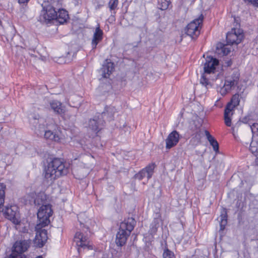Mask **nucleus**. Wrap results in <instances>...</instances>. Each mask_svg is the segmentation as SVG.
Wrapping results in <instances>:
<instances>
[{"mask_svg":"<svg viewBox=\"0 0 258 258\" xmlns=\"http://www.w3.org/2000/svg\"><path fill=\"white\" fill-rule=\"evenodd\" d=\"M85 216L84 213H81L78 215V218L81 227L84 228L83 230L86 234L85 235L84 233L82 232H77L74 237V241L78 246V251L79 253L83 251H85L89 249L92 250L93 249V246L89 244L88 234L87 233V232L88 231V228L85 227V224L83 223V218Z\"/></svg>","mask_w":258,"mask_h":258,"instance_id":"20e7f679","label":"nucleus"},{"mask_svg":"<svg viewBox=\"0 0 258 258\" xmlns=\"http://www.w3.org/2000/svg\"><path fill=\"white\" fill-rule=\"evenodd\" d=\"M64 59V58L63 57H59L57 60V62L59 63H65L66 61H63Z\"/></svg>","mask_w":258,"mask_h":258,"instance_id":"e433bc0d","label":"nucleus"},{"mask_svg":"<svg viewBox=\"0 0 258 258\" xmlns=\"http://www.w3.org/2000/svg\"><path fill=\"white\" fill-rule=\"evenodd\" d=\"M9 258H15V257H14V255H12L11 254Z\"/></svg>","mask_w":258,"mask_h":258,"instance_id":"58836bf2","label":"nucleus"},{"mask_svg":"<svg viewBox=\"0 0 258 258\" xmlns=\"http://www.w3.org/2000/svg\"><path fill=\"white\" fill-rule=\"evenodd\" d=\"M231 62L230 61H228V62L227 66H230L231 65Z\"/></svg>","mask_w":258,"mask_h":258,"instance_id":"ea45409f","label":"nucleus"},{"mask_svg":"<svg viewBox=\"0 0 258 258\" xmlns=\"http://www.w3.org/2000/svg\"><path fill=\"white\" fill-rule=\"evenodd\" d=\"M219 63V61L216 58L211 56H208L204 64L205 73L210 74L213 73L215 70V67Z\"/></svg>","mask_w":258,"mask_h":258,"instance_id":"dca6fc26","label":"nucleus"},{"mask_svg":"<svg viewBox=\"0 0 258 258\" xmlns=\"http://www.w3.org/2000/svg\"><path fill=\"white\" fill-rule=\"evenodd\" d=\"M249 126L252 133V139H258V123H253L251 125L249 124Z\"/></svg>","mask_w":258,"mask_h":258,"instance_id":"bb28decb","label":"nucleus"},{"mask_svg":"<svg viewBox=\"0 0 258 258\" xmlns=\"http://www.w3.org/2000/svg\"><path fill=\"white\" fill-rule=\"evenodd\" d=\"M179 140V134L176 131H173L169 134L165 140L166 148L167 149L176 146Z\"/></svg>","mask_w":258,"mask_h":258,"instance_id":"2eb2a0df","label":"nucleus"},{"mask_svg":"<svg viewBox=\"0 0 258 258\" xmlns=\"http://www.w3.org/2000/svg\"><path fill=\"white\" fill-rule=\"evenodd\" d=\"M255 143H253V142L252 141L250 145L249 150L253 154L256 153L258 150L257 147L256 146L253 145Z\"/></svg>","mask_w":258,"mask_h":258,"instance_id":"72a5a7b5","label":"nucleus"},{"mask_svg":"<svg viewBox=\"0 0 258 258\" xmlns=\"http://www.w3.org/2000/svg\"><path fill=\"white\" fill-rule=\"evenodd\" d=\"M54 5L53 3V6H47L45 9L43 7L38 19L41 23L47 24L51 21L56 20L60 24H63L67 21L69 17L68 12L63 9H59L58 12H56Z\"/></svg>","mask_w":258,"mask_h":258,"instance_id":"f03ea898","label":"nucleus"},{"mask_svg":"<svg viewBox=\"0 0 258 258\" xmlns=\"http://www.w3.org/2000/svg\"><path fill=\"white\" fill-rule=\"evenodd\" d=\"M243 38V31L240 29H232L226 35L228 45L238 44L241 42Z\"/></svg>","mask_w":258,"mask_h":258,"instance_id":"1a4fd4ad","label":"nucleus"},{"mask_svg":"<svg viewBox=\"0 0 258 258\" xmlns=\"http://www.w3.org/2000/svg\"><path fill=\"white\" fill-rule=\"evenodd\" d=\"M45 200L46 195L40 194L33 200L35 205H42L37 212L38 221L36 228L38 229L47 226L50 222L49 217L52 215L51 206L48 204H46Z\"/></svg>","mask_w":258,"mask_h":258,"instance_id":"f257e3e1","label":"nucleus"},{"mask_svg":"<svg viewBox=\"0 0 258 258\" xmlns=\"http://www.w3.org/2000/svg\"><path fill=\"white\" fill-rule=\"evenodd\" d=\"M231 47H229L228 45L220 44V47L217 46V53L223 55H228L231 51Z\"/></svg>","mask_w":258,"mask_h":258,"instance_id":"b1692460","label":"nucleus"},{"mask_svg":"<svg viewBox=\"0 0 258 258\" xmlns=\"http://www.w3.org/2000/svg\"><path fill=\"white\" fill-rule=\"evenodd\" d=\"M37 229V231L34 240V244L39 247H42L47 240V233L45 229Z\"/></svg>","mask_w":258,"mask_h":258,"instance_id":"f8f14e48","label":"nucleus"},{"mask_svg":"<svg viewBox=\"0 0 258 258\" xmlns=\"http://www.w3.org/2000/svg\"><path fill=\"white\" fill-rule=\"evenodd\" d=\"M114 64L110 60L106 59L100 69V73L103 78H108L113 71Z\"/></svg>","mask_w":258,"mask_h":258,"instance_id":"4468645a","label":"nucleus"},{"mask_svg":"<svg viewBox=\"0 0 258 258\" xmlns=\"http://www.w3.org/2000/svg\"><path fill=\"white\" fill-rule=\"evenodd\" d=\"M104 121L97 120L96 119H90L89 121L88 127L93 132L97 133L101 129V126L103 125Z\"/></svg>","mask_w":258,"mask_h":258,"instance_id":"6ab92c4d","label":"nucleus"},{"mask_svg":"<svg viewBox=\"0 0 258 258\" xmlns=\"http://www.w3.org/2000/svg\"><path fill=\"white\" fill-rule=\"evenodd\" d=\"M12 255H14L15 258H28L25 255H21L16 253H12Z\"/></svg>","mask_w":258,"mask_h":258,"instance_id":"c9c22d12","label":"nucleus"},{"mask_svg":"<svg viewBox=\"0 0 258 258\" xmlns=\"http://www.w3.org/2000/svg\"><path fill=\"white\" fill-rule=\"evenodd\" d=\"M205 133L210 145L213 147V150L215 152L218 151L219 145L217 141L210 134L208 131H205Z\"/></svg>","mask_w":258,"mask_h":258,"instance_id":"4be33fe9","label":"nucleus"},{"mask_svg":"<svg viewBox=\"0 0 258 258\" xmlns=\"http://www.w3.org/2000/svg\"><path fill=\"white\" fill-rule=\"evenodd\" d=\"M239 73L237 71H234L231 75L226 78L224 84L220 89V92L222 95H225L229 92L238 83Z\"/></svg>","mask_w":258,"mask_h":258,"instance_id":"6e6552de","label":"nucleus"},{"mask_svg":"<svg viewBox=\"0 0 258 258\" xmlns=\"http://www.w3.org/2000/svg\"><path fill=\"white\" fill-rule=\"evenodd\" d=\"M5 217L12 221L14 224H18L20 222L16 217L17 207L15 206H6L5 208L2 207L1 209Z\"/></svg>","mask_w":258,"mask_h":258,"instance_id":"9d476101","label":"nucleus"},{"mask_svg":"<svg viewBox=\"0 0 258 258\" xmlns=\"http://www.w3.org/2000/svg\"><path fill=\"white\" fill-rule=\"evenodd\" d=\"M69 170L68 166H66L59 159L55 158L45 167L44 177L48 181H52L60 176L67 175Z\"/></svg>","mask_w":258,"mask_h":258,"instance_id":"7ed1b4c3","label":"nucleus"},{"mask_svg":"<svg viewBox=\"0 0 258 258\" xmlns=\"http://www.w3.org/2000/svg\"><path fill=\"white\" fill-rule=\"evenodd\" d=\"M239 95L235 94L232 96L231 101L227 104L226 106L231 105V110L234 111L235 107L239 105Z\"/></svg>","mask_w":258,"mask_h":258,"instance_id":"393cba45","label":"nucleus"},{"mask_svg":"<svg viewBox=\"0 0 258 258\" xmlns=\"http://www.w3.org/2000/svg\"><path fill=\"white\" fill-rule=\"evenodd\" d=\"M49 105L51 109L58 114H61L64 112L61 103L58 101L51 100L49 102Z\"/></svg>","mask_w":258,"mask_h":258,"instance_id":"aec40b11","label":"nucleus"},{"mask_svg":"<svg viewBox=\"0 0 258 258\" xmlns=\"http://www.w3.org/2000/svg\"><path fill=\"white\" fill-rule=\"evenodd\" d=\"M151 231L152 233H154L157 231V228L159 227L158 220L155 219L151 224Z\"/></svg>","mask_w":258,"mask_h":258,"instance_id":"7c9ffc66","label":"nucleus"},{"mask_svg":"<svg viewBox=\"0 0 258 258\" xmlns=\"http://www.w3.org/2000/svg\"><path fill=\"white\" fill-rule=\"evenodd\" d=\"M118 4V0H110L108 3V7L110 11L115 10Z\"/></svg>","mask_w":258,"mask_h":258,"instance_id":"c756f323","label":"nucleus"},{"mask_svg":"<svg viewBox=\"0 0 258 258\" xmlns=\"http://www.w3.org/2000/svg\"><path fill=\"white\" fill-rule=\"evenodd\" d=\"M36 258H42V257L41 256H38Z\"/></svg>","mask_w":258,"mask_h":258,"instance_id":"a19ab883","label":"nucleus"},{"mask_svg":"<svg viewBox=\"0 0 258 258\" xmlns=\"http://www.w3.org/2000/svg\"><path fill=\"white\" fill-rule=\"evenodd\" d=\"M169 2L166 0H159L158 7L161 10H166L169 6Z\"/></svg>","mask_w":258,"mask_h":258,"instance_id":"cd10ccee","label":"nucleus"},{"mask_svg":"<svg viewBox=\"0 0 258 258\" xmlns=\"http://www.w3.org/2000/svg\"><path fill=\"white\" fill-rule=\"evenodd\" d=\"M163 256L164 258H174V253L168 249L164 251Z\"/></svg>","mask_w":258,"mask_h":258,"instance_id":"2f4dec72","label":"nucleus"},{"mask_svg":"<svg viewBox=\"0 0 258 258\" xmlns=\"http://www.w3.org/2000/svg\"><path fill=\"white\" fill-rule=\"evenodd\" d=\"M200 83L205 86V87L207 88V86L210 85L209 81L206 79L205 76L203 75L201 80H200Z\"/></svg>","mask_w":258,"mask_h":258,"instance_id":"473e14b6","label":"nucleus"},{"mask_svg":"<svg viewBox=\"0 0 258 258\" xmlns=\"http://www.w3.org/2000/svg\"><path fill=\"white\" fill-rule=\"evenodd\" d=\"M30 242L29 240H20L16 241L13 246L12 253L19 254L25 252L30 246Z\"/></svg>","mask_w":258,"mask_h":258,"instance_id":"ddd939ff","label":"nucleus"},{"mask_svg":"<svg viewBox=\"0 0 258 258\" xmlns=\"http://www.w3.org/2000/svg\"><path fill=\"white\" fill-rule=\"evenodd\" d=\"M115 112L114 107L112 106H106L104 111L102 113V116L104 119L111 120L113 119L114 114Z\"/></svg>","mask_w":258,"mask_h":258,"instance_id":"a211bd4d","label":"nucleus"},{"mask_svg":"<svg viewBox=\"0 0 258 258\" xmlns=\"http://www.w3.org/2000/svg\"><path fill=\"white\" fill-rule=\"evenodd\" d=\"M29 0H18L20 4H25L27 3Z\"/></svg>","mask_w":258,"mask_h":258,"instance_id":"4c0bfd02","label":"nucleus"},{"mask_svg":"<svg viewBox=\"0 0 258 258\" xmlns=\"http://www.w3.org/2000/svg\"><path fill=\"white\" fill-rule=\"evenodd\" d=\"M155 167L154 163H151L147 166L145 168L142 169L138 173L135 175V178L139 180L143 179L144 177H147L148 180L151 178Z\"/></svg>","mask_w":258,"mask_h":258,"instance_id":"9b49d317","label":"nucleus"},{"mask_svg":"<svg viewBox=\"0 0 258 258\" xmlns=\"http://www.w3.org/2000/svg\"><path fill=\"white\" fill-rule=\"evenodd\" d=\"M231 105L226 106L224 110V122L228 126H231V116L233 114L234 111L231 110Z\"/></svg>","mask_w":258,"mask_h":258,"instance_id":"412c9836","label":"nucleus"},{"mask_svg":"<svg viewBox=\"0 0 258 258\" xmlns=\"http://www.w3.org/2000/svg\"><path fill=\"white\" fill-rule=\"evenodd\" d=\"M203 19L204 16L201 14L198 18L189 23L185 29L187 35L193 38L197 37L200 34V28L202 25Z\"/></svg>","mask_w":258,"mask_h":258,"instance_id":"0eeeda50","label":"nucleus"},{"mask_svg":"<svg viewBox=\"0 0 258 258\" xmlns=\"http://www.w3.org/2000/svg\"><path fill=\"white\" fill-rule=\"evenodd\" d=\"M220 230H223L227 224V212L225 209H223L221 211V214L219 217Z\"/></svg>","mask_w":258,"mask_h":258,"instance_id":"5701e85b","label":"nucleus"},{"mask_svg":"<svg viewBox=\"0 0 258 258\" xmlns=\"http://www.w3.org/2000/svg\"><path fill=\"white\" fill-rule=\"evenodd\" d=\"M136 223L135 219L133 218H128L120 223L118 231L116 235L115 242L117 246H122L126 243Z\"/></svg>","mask_w":258,"mask_h":258,"instance_id":"39448f33","label":"nucleus"},{"mask_svg":"<svg viewBox=\"0 0 258 258\" xmlns=\"http://www.w3.org/2000/svg\"><path fill=\"white\" fill-rule=\"evenodd\" d=\"M255 7H258V0H244Z\"/></svg>","mask_w":258,"mask_h":258,"instance_id":"f704fd0d","label":"nucleus"},{"mask_svg":"<svg viewBox=\"0 0 258 258\" xmlns=\"http://www.w3.org/2000/svg\"><path fill=\"white\" fill-rule=\"evenodd\" d=\"M5 189L6 185L4 183H0V211L5 202Z\"/></svg>","mask_w":258,"mask_h":258,"instance_id":"a878e982","label":"nucleus"},{"mask_svg":"<svg viewBox=\"0 0 258 258\" xmlns=\"http://www.w3.org/2000/svg\"><path fill=\"white\" fill-rule=\"evenodd\" d=\"M66 131L58 130L55 132L50 130H46L44 125H40L38 128V132H36L38 135H41L44 133V137L46 139L54 141L55 142H61L68 138L66 136Z\"/></svg>","mask_w":258,"mask_h":258,"instance_id":"423d86ee","label":"nucleus"},{"mask_svg":"<svg viewBox=\"0 0 258 258\" xmlns=\"http://www.w3.org/2000/svg\"><path fill=\"white\" fill-rule=\"evenodd\" d=\"M103 33L102 30L100 29V27L98 26L95 29L92 40L91 44L93 49L96 48L97 45L102 40L103 38Z\"/></svg>","mask_w":258,"mask_h":258,"instance_id":"f3484780","label":"nucleus"},{"mask_svg":"<svg viewBox=\"0 0 258 258\" xmlns=\"http://www.w3.org/2000/svg\"><path fill=\"white\" fill-rule=\"evenodd\" d=\"M248 120L247 119V118L245 117V118H243L242 121H239L237 123H236L235 124V125H234V126H233L232 127V130L233 135H234V132L235 131V130H237L238 127L241 124L242 122H243L244 123H247L248 122Z\"/></svg>","mask_w":258,"mask_h":258,"instance_id":"c85d7f7f","label":"nucleus"}]
</instances>
